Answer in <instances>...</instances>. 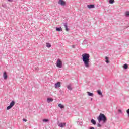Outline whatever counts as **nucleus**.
Segmentation results:
<instances>
[{
    "mask_svg": "<svg viewBox=\"0 0 129 129\" xmlns=\"http://www.w3.org/2000/svg\"><path fill=\"white\" fill-rule=\"evenodd\" d=\"M59 93H60V94H63V93H64V92H63L62 90H60L59 91Z\"/></svg>",
    "mask_w": 129,
    "mask_h": 129,
    "instance_id": "27",
    "label": "nucleus"
},
{
    "mask_svg": "<svg viewBox=\"0 0 129 129\" xmlns=\"http://www.w3.org/2000/svg\"><path fill=\"white\" fill-rule=\"evenodd\" d=\"M109 3L110 4H114V0H109Z\"/></svg>",
    "mask_w": 129,
    "mask_h": 129,
    "instance_id": "24",
    "label": "nucleus"
},
{
    "mask_svg": "<svg viewBox=\"0 0 129 129\" xmlns=\"http://www.w3.org/2000/svg\"><path fill=\"white\" fill-rule=\"evenodd\" d=\"M128 3H129V1H128Z\"/></svg>",
    "mask_w": 129,
    "mask_h": 129,
    "instance_id": "35",
    "label": "nucleus"
},
{
    "mask_svg": "<svg viewBox=\"0 0 129 129\" xmlns=\"http://www.w3.org/2000/svg\"><path fill=\"white\" fill-rule=\"evenodd\" d=\"M91 122L92 123V124H94V125H95L96 124V121L95 120L92 119L91 120Z\"/></svg>",
    "mask_w": 129,
    "mask_h": 129,
    "instance_id": "13",
    "label": "nucleus"
},
{
    "mask_svg": "<svg viewBox=\"0 0 129 129\" xmlns=\"http://www.w3.org/2000/svg\"><path fill=\"white\" fill-rule=\"evenodd\" d=\"M56 66L58 67V68H62V67H63V63L62 62V61H61V59H57L56 62Z\"/></svg>",
    "mask_w": 129,
    "mask_h": 129,
    "instance_id": "3",
    "label": "nucleus"
},
{
    "mask_svg": "<svg viewBox=\"0 0 129 129\" xmlns=\"http://www.w3.org/2000/svg\"><path fill=\"white\" fill-rule=\"evenodd\" d=\"M86 44H87V40L85 39L82 43V45H86Z\"/></svg>",
    "mask_w": 129,
    "mask_h": 129,
    "instance_id": "21",
    "label": "nucleus"
},
{
    "mask_svg": "<svg viewBox=\"0 0 129 129\" xmlns=\"http://www.w3.org/2000/svg\"><path fill=\"white\" fill-rule=\"evenodd\" d=\"M72 48H73L74 49H75V45H72Z\"/></svg>",
    "mask_w": 129,
    "mask_h": 129,
    "instance_id": "32",
    "label": "nucleus"
},
{
    "mask_svg": "<svg viewBox=\"0 0 129 129\" xmlns=\"http://www.w3.org/2000/svg\"><path fill=\"white\" fill-rule=\"evenodd\" d=\"M52 45H51V44H50V43H46V47L47 48H51Z\"/></svg>",
    "mask_w": 129,
    "mask_h": 129,
    "instance_id": "19",
    "label": "nucleus"
},
{
    "mask_svg": "<svg viewBox=\"0 0 129 129\" xmlns=\"http://www.w3.org/2000/svg\"><path fill=\"white\" fill-rule=\"evenodd\" d=\"M87 93L89 96L93 97L94 95V94L93 93H92L90 92H87Z\"/></svg>",
    "mask_w": 129,
    "mask_h": 129,
    "instance_id": "16",
    "label": "nucleus"
},
{
    "mask_svg": "<svg viewBox=\"0 0 129 129\" xmlns=\"http://www.w3.org/2000/svg\"><path fill=\"white\" fill-rule=\"evenodd\" d=\"M118 112L119 113H121V114L122 113V111H121V110H120V109H119V110H118Z\"/></svg>",
    "mask_w": 129,
    "mask_h": 129,
    "instance_id": "26",
    "label": "nucleus"
},
{
    "mask_svg": "<svg viewBox=\"0 0 129 129\" xmlns=\"http://www.w3.org/2000/svg\"><path fill=\"white\" fill-rule=\"evenodd\" d=\"M77 124H79V125H82V124H83V123H82V122L80 123L79 121H78V122H77Z\"/></svg>",
    "mask_w": 129,
    "mask_h": 129,
    "instance_id": "28",
    "label": "nucleus"
},
{
    "mask_svg": "<svg viewBox=\"0 0 129 129\" xmlns=\"http://www.w3.org/2000/svg\"><path fill=\"white\" fill-rule=\"evenodd\" d=\"M9 2H11V0H8Z\"/></svg>",
    "mask_w": 129,
    "mask_h": 129,
    "instance_id": "34",
    "label": "nucleus"
},
{
    "mask_svg": "<svg viewBox=\"0 0 129 129\" xmlns=\"http://www.w3.org/2000/svg\"><path fill=\"white\" fill-rule=\"evenodd\" d=\"M97 93L98 94V95H100L101 97H103V95H102V92L100 90H98L97 91Z\"/></svg>",
    "mask_w": 129,
    "mask_h": 129,
    "instance_id": "10",
    "label": "nucleus"
},
{
    "mask_svg": "<svg viewBox=\"0 0 129 129\" xmlns=\"http://www.w3.org/2000/svg\"><path fill=\"white\" fill-rule=\"evenodd\" d=\"M56 31L57 32H62V28L61 27H56Z\"/></svg>",
    "mask_w": 129,
    "mask_h": 129,
    "instance_id": "14",
    "label": "nucleus"
},
{
    "mask_svg": "<svg viewBox=\"0 0 129 129\" xmlns=\"http://www.w3.org/2000/svg\"><path fill=\"white\" fill-rule=\"evenodd\" d=\"M87 8H88V9H94V8H95V6L93 4L88 5Z\"/></svg>",
    "mask_w": 129,
    "mask_h": 129,
    "instance_id": "9",
    "label": "nucleus"
},
{
    "mask_svg": "<svg viewBox=\"0 0 129 129\" xmlns=\"http://www.w3.org/2000/svg\"><path fill=\"white\" fill-rule=\"evenodd\" d=\"M105 59L106 60H105L106 63H109V60H108V57L106 56Z\"/></svg>",
    "mask_w": 129,
    "mask_h": 129,
    "instance_id": "20",
    "label": "nucleus"
},
{
    "mask_svg": "<svg viewBox=\"0 0 129 129\" xmlns=\"http://www.w3.org/2000/svg\"><path fill=\"white\" fill-rule=\"evenodd\" d=\"M98 121L99 123L103 121V123H106L107 122V118L104 114L100 113L97 117Z\"/></svg>",
    "mask_w": 129,
    "mask_h": 129,
    "instance_id": "2",
    "label": "nucleus"
},
{
    "mask_svg": "<svg viewBox=\"0 0 129 129\" xmlns=\"http://www.w3.org/2000/svg\"><path fill=\"white\" fill-rule=\"evenodd\" d=\"M71 84H70L67 86V88L69 90H72V88L71 87Z\"/></svg>",
    "mask_w": 129,
    "mask_h": 129,
    "instance_id": "15",
    "label": "nucleus"
},
{
    "mask_svg": "<svg viewBox=\"0 0 129 129\" xmlns=\"http://www.w3.org/2000/svg\"><path fill=\"white\" fill-rule=\"evenodd\" d=\"M93 100V99L92 98H91V101H92V100Z\"/></svg>",
    "mask_w": 129,
    "mask_h": 129,
    "instance_id": "33",
    "label": "nucleus"
},
{
    "mask_svg": "<svg viewBox=\"0 0 129 129\" xmlns=\"http://www.w3.org/2000/svg\"><path fill=\"white\" fill-rule=\"evenodd\" d=\"M3 77L5 80L8 79V74H7V72H4Z\"/></svg>",
    "mask_w": 129,
    "mask_h": 129,
    "instance_id": "8",
    "label": "nucleus"
},
{
    "mask_svg": "<svg viewBox=\"0 0 129 129\" xmlns=\"http://www.w3.org/2000/svg\"><path fill=\"white\" fill-rule=\"evenodd\" d=\"M58 4L61 5V6H65L66 5V2L64 1V0H59L58 2Z\"/></svg>",
    "mask_w": 129,
    "mask_h": 129,
    "instance_id": "6",
    "label": "nucleus"
},
{
    "mask_svg": "<svg viewBox=\"0 0 129 129\" xmlns=\"http://www.w3.org/2000/svg\"><path fill=\"white\" fill-rule=\"evenodd\" d=\"M67 25H68L67 23H64V28L66 29V31L67 32H69V29L68 28V26Z\"/></svg>",
    "mask_w": 129,
    "mask_h": 129,
    "instance_id": "11",
    "label": "nucleus"
},
{
    "mask_svg": "<svg viewBox=\"0 0 129 129\" xmlns=\"http://www.w3.org/2000/svg\"><path fill=\"white\" fill-rule=\"evenodd\" d=\"M57 125L59 127H61L62 128H63V127H65L66 126V123L65 122L58 123Z\"/></svg>",
    "mask_w": 129,
    "mask_h": 129,
    "instance_id": "5",
    "label": "nucleus"
},
{
    "mask_svg": "<svg viewBox=\"0 0 129 129\" xmlns=\"http://www.w3.org/2000/svg\"><path fill=\"white\" fill-rule=\"evenodd\" d=\"M125 17H129V12L128 11H126L125 12Z\"/></svg>",
    "mask_w": 129,
    "mask_h": 129,
    "instance_id": "22",
    "label": "nucleus"
},
{
    "mask_svg": "<svg viewBox=\"0 0 129 129\" xmlns=\"http://www.w3.org/2000/svg\"><path fill=\"white\" fill-rule=\"evenodd\" d=\"M33 70H35V71H38V70H39V68L35 67L34 68V69H33Z\"/></svg>",
    "mask_w": 129,
    "mask_h": 129,
    "instance_id": "25",
    "label": "nucleus"
},
{
    "mask_svg": "<svg viewBox=\"0 0 129 129\" xmlns=\"http://www.w3.org/2000/svg\"><path fill=\"white\" fill-rule=\"evenodd\" d=\"M123 68L124 69H127L128 68V65L127 64L125 63L123 66Z\"/></svg>",
    "mask_w": 129,
    "mask_h": 129,
    "instance_id": "17",
    "label": "nucleus"
},
{
    "mask_svg": "<svg viewBox=\"0 0 129 129\" xmlns=\"http://www.w3.org/2000/svg\"><path fill=\"white\" fill-rule=\"evenodd\" d=\"M58 107H60V108H61V109H63V108H64V105H62V104H59L58 105Z\"/></svg>",
    "mask_w": 129,
    "mask_h": 129,
    "instance_id": "18",
    "label": "nucleus"
},
{
    "mask_svg": "<svg viewBox=\"0 0 129 129\" xmlns=\"http://www.w3.org/2000/svg\"><path fill=\"white\" fill-rule=\"evenodd\" d=\"M23 121H24V122H27V119L24 118L23 119Z\"/></svg>",
    "mask_w": 129,
    "mask_h": 129,
    "instance_id": "30",
    "label": "nucleus"
},
{
    "mask_svg": "<svg viewBox=\"0 0 129 129\" xmlns=\"http://www.w3.org/2000/svg\"><path fill=\"white\" fill-rule=\"evenodd\" d=\"M15 103H16V102H15V101H12V102L10 104V105L7 107V110H9V109H11V108H12V107H13V106L15 105Z\"/></svg>",
    "mask_w": 129,
    "mask_h": 129,
    "instance_id": "4",
    "label": "nucleus"
},
{
    "mask_svg": "<svg viewBox=\"0 0 129 129\" xmlns=\"http://www.w3.org/2000/svg\"><path fill=\"white\" fill-rule=\"evenodd\" d=\"M98 127H101V125L100 123L97 124Z\"/></svg>",
    "mask_w": 129,
    "mask_h": 129,
    "instance_id": "29",
    "label": "nucleus"
},
{
    "mask_svg": "<svg viewBox=\"0 0 129 129\" xmlns=\"http://www.w3.org/2000/svg\"><path fill=\"white\" fill-rule=\"evenodd\" d=\"M90 55L88 53H84L82 55V60L86 68H89V62H90Z\"/></svg>",
    "mask_w": 129,
    "mask_h": 129,
    "instance_id": "1",
    "label": "nucleus"
},
{
    "mask_svg": "<svg viewBox=\"0 0 129 129\" xmlns=\"http://www.w3.org/2000/svg\"><path fill=\"white\" fill-rule=\"evenodd\" d=\"M89 129H95L94 127H90Z\"/></svg>",
    "mask_w": 129,
    "mask_h": 129,
    "instance_id": "31",
    "label": "nucleus"
},
{
    "mask_svg": "<svg viewBox=\"0 0 129 129\" xmlns=\"http://www.w3.org/2000/svg\"><path fill=\"white\" fill-rule=\"evenodd\" d=\"M53 100H54V99H53L52 98H47L48 103H50L52 102V101H53Z\"/></svg>",
    "mask_w": 129,
    "mask_h": 129,
    "instance_id": "12",
    "label": "nucleus"
},
{
    "mask_svg": "<svg viewBox=\"0 0 129 129\" xmlns=\"http://www.w3.org/2000/svg\"><path fill=\"white\" fill-rule=\"evenodd\" d=\"M43 122H49V119H44L43 120Z\"/></svg>",
    "mask_w": 129,
    "mask_h": 129,
    "instance_id": "23",
    "label": "nucleus"
},
{
    "mask_svg": "<svg viewBox=\"0 0 129 129\" xmlns=\"http://www.w3.org/2000/svg\"><path fill=\"white\" fill-rule=\"evenodd\" d=\"M55 88H59V87H61V82H58L55 84Z\"/></svg>",
    "mask_w": 129,
    "mask_h": 129,
    "instance_id": "7",
    "label": "nucleus"
}]
</instances>
